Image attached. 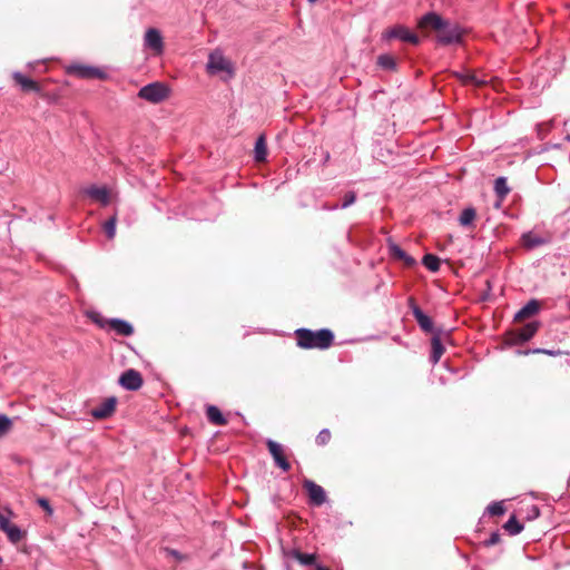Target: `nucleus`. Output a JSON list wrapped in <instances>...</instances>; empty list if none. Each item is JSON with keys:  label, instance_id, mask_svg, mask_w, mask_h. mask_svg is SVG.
<instances>
[{"label": "nucleus", "instance_id": "obj_37", "mask_svg": "<svg viewBox=\"0 0 570 570\" xmlns=\"http://www.w3.org/2000/svg\"><path fill=\"white\" fill-rule=\"evenodd\" d=\"M465 82H471L474 85H481L484 83L485 80H479L474 75H468L464 79Z\"/></svg>", "mask_w": 570, "mask_h": 570}, {"label": "nucleus", "instance_id": "obj_28", "mask_svg": "<svg viewBox=\"0 0 570 570\" xmlns=\"http://www.w3.org/2000/svg\"><path fill=\"white\" fill-rule=\"evenodd\" d=\"M377 65L385 70H395L396 61L391 55H381L377 58Z\"/></svg>", "mask_w": 570, "mask_h": 570}, {"label": "nucleus", "instance_id": "obj_22", "mask_svg": "<svg viewBox=\"0 0 570 570\" xmlns=\"http://www.w3.org/2000/svg\"><path fill=\"white\" fill-rule=\"evenodd\" d=\"M390 253L393 257L402 259L406 266H413L415 264V259L407 255L400 246L396 244L390 245Z\"/></svg>", "mask_w": 570, "mask_h": 570}, {"label": "nucleus", "instance_id": "obj_40", "mask_svg": "<svg viewBox=\"0 0 570 570\" xmlns=\"http://www.w3.org/2000/svg\"><path fill=\"white\" fill-rule=\"evenodd\" d=\"M315 570H330V569H328V568H326V567L317 566V567L315 568Z\"/></svg>", "mask_w": 570, "mask_h": 570}, {"label": "nucleus", "instance_id": "obj_42", "mask_svg": "<svg viewBox=\"0 0 570 570\" xmlns=\"http://www.w3.org/2000/svg\"><path fill=\"white\" fill-rule=\"evenodd\" d=\"M532 513H535V515H539V510L537 507H533Z\"/></svg>", "mask_w": 570, "mask_h": 570}, {"label": "nucleus", "instance_id": "obj_16", "mask_svg": "<svg viewBox=\"0 0 570 570\" xmlns=\"http://www.w3.org/2000/svg\"><path fill=\"white\" fill-rule=\"evenodd\" d=\"M12 78L21 87L23 91L40 92L39 85L35 80L23 76L21 72L13 71Z\"/></svg>", "mask_w": 570, "mask_h": 570}, {"label": "nucleus", "instance_id": "obj_2", "mask_svg": "<svg viewBox=\"0 0 570 570\" xmlns=\"http://www.w3.org/2000/svg\"><path fill=\"white\" fill-rule=\"evenodd\" d=\"M297 346L304 350H327L334 343V334L328 328L312 331L305 327L294 332Z\"/></svg>", "mask_w": 570, "mask_h": 570}, {"label": "nucleus", "instance_id": "obj_38", "mask_svg": "<svg viewBox=\"0 0 570 570\" xmlns=\"http://www.w3.org/2000/svg\"><path fill=\"white\" fill-rule=\"evenodd\" d=\"M38 503H39V505H40V507H42V508H43L45 510H47L49 513H51V512H52V510H51V508H50V504H49L48 500H46V499H39V500H38Z\"/></svg>", "mask_w": 570, "mask_h": 570}, {"label": "nucleus", "instance_id": "obj_9", "mask_svg": "<svg viewBox=\"0 0 570 570\" xmlns=\"http://www.w3.org/2000/svg\"><path fill=\"white\" fill-rule=\"evenodd\" d=\"M142 376L136 370H127L119 377V384L127 391H137L142 386Z\"/></svg>", "mask_w": 570, "mask_h": 570}, {"label": "nucleus", "instance_id": "obj_25", "mask_svg": "<svg viewBox=\"0 0 570 570\" xmlns=\"http://www.w3.org/2000/svg\"><path fill=\"white\" fill-rule=\"evenodd\" d=\"M503 528L509 532V534L517 535L523 530V524L520 523L514 515H512L504 523Z\"/></svg>", "mask_w": 570, "mask_h": 570}, {"label": "nucleus", "instance_id": "obj_12", "mask_svg": "<svg viewBox=\"0 0 570 570\" xmlns=\"http://www.w3.org/2000/svg\"><path fill=\"white\" fill-rule=\"evenodd\" d=\"M83 194L102 206H107L110 203V191L105 186L91 185L83 189Z\"/></svg>", "mask_w": 570, "mask_h": 570}, {"label": "nucleus", "instance_id": "obj_4", "mask_svg": "<svg viewBox=\"0 0 570 570\" xmlns=\"http://www.w3.org/2000/svg\"><path fill=\"white\" fill-rule=\"evenodd\" d=\"M66 71H67V73L76 76L81 79H101V80H104V79L108 78V75L105 70H102L98 67L82 65V63L69 65L66 68Z\"/></svg>", "mask_w": 570, "mask_h": 570}, {"label": "nucleus", "instance_id": "obj_10", "mask_svg": "<svg viewBox=\"0 0 570 570\" xmlns=\"http://www.w3.org/2000/svg\"><path fill=\"white\" fill-rule=\"evenodd\" d=\"M304 489L308 494L309 502L313 505L320 507L326 501L325 490L311 480L304 482Z\"/></svg>", "mask_w": 570, "mask_h": 570}, {"label": "nucleus", "instance_id": "obj_35", "mask_svg": "<svg viewBox=\"0 0 570 570\" xmlns=\"http://www.w3.org/2000/svg\"><path fill=\"white\" fill-rule=\"evenodd\" d=\"M331 439V433L327 429L322 430L316 436V443L318 445H325Z\"/></svg>", "mask_w": 570, "mask_h": 570}, {"label": "nucleus", "instance_id": "obj_32", "mask_svg": "<svg viewBox=\"0 0 570 570\" xmlns=\"http://www.w3.org/2000/svg\"><path fill=\"white\" fill-rule=\"evenodd\" d=\"M116 216L110 217L104 225V229L108 238L112 239L116 235Z\"/></svg>", "mask_w": 570, "mask_h": 570}, {"label": "nucleus", "instance_id": "obj_31", "mask_svg": "<svg viewBox=\"0 0 570 570\" xmlns=\"http://www.w3.org/2000/svg\"><path fill=\"white\" fill-rule=\"evenodd\" d=\"M356 200V194L354 191H348L345 196H344V202L342 203L341 205V208H347L350 207L351 205H353ZM340 208L338 205H333L331 207H327V209L330 210H335Z\"/></svg>", "mask_w": 570, "mask_h": 570}, {"label": "nucleus", "instance_id": "obj_8", "mask_svg": "<svg viewBox=\"0 0 570 570\" xmlns=\"http://www.w3.org/2000/svg\"><path fill=\"white\" fill-rule=\"evenodd\" d=\"M144 46L150 49L155 55H160L164 51V40L159 30L149 28L144 37Z\"/></svg>", "mask_w": 570, "mask_h": 570}, {"label": "nucleus", "instance_id": "obj_19", "mask_svg": "<svg viewBox=\"0 0 570 570\" xmlns=\"http://www.w3.org/2000/svg\"><path fill=\"white\" fill-rule=\"evenodd\" d=\"M538 328H539V324L537 322H531V323L525 324L522 328H520L515 333L517 340L519 342H527V341H529L530 338H532L534 336V334L537 333Z\"/></svg>", "mask_w": 570, "mask_h": 570}, {"label": "nucleus", "instance_id": "obj_24", "mask_svg": "<svg viewBox=\"0 0 570 570\" xmlns=\"http://www.w3.org/2000/svg\"><path fill=\"white\" fill-rule=\"evenodd\" d=\"M267 156V147L264 136H259L256 139L255 148H254V157L256 161H263Z\"/></svg>", "mask_w": 570, "mask_h": 570}, {"label": "nucleus", "instance_id": "obj_11", "mask_svg": "<svg viewBox=\"0 0 570 570\" xmlns=\"http://www.w3.org/2000/svg\"><path fill=\"white\" fill-rule=\"evenodd\" d=\"M409 304H410V308L412 311V314L414 316V318L416 320L419 326L421 327L422 331L426 332V333H432L434 327H433V322L431 320L430 316H428L415 303H414V299L413 298H410L409 301Z\"/></svg>", "mask_w": 570, "mask_h": 570}, {"label": "nucleus", "instance_id": "obj_7", "mask_svg": "<svg viewBox=\"0 0 570 570\" xmlns=\"http://www.w3.org/2000/svg\"><path fill=\"white\" fill-rule=\"evenodd\" d=\"M382 39L383 40L400 39L402 41L410 42L413 45L419 43V37L403 26H395V27L384 31L382 35Z\"/></svg>", "mask_w": 570, "mask_h": 570}, {"label": "nucleus", "instance_id": "obj_6", "mask_svg": "<svg viewBox=\"0 0 570 570\" xmlns=\"http://www.w3.org/2000/svg\"><path fill=\"white\" fill-rule=\"evenodd\" d=\"M11 510L0 511V530L4 532L11 543H18L23 538V531L10 522Z\"/></svg>", "mask_w": 570, "mask_h": 570}, {"label": "nucleus", "instance_id": "obj_39", "mask_svg": "<svg viewBox=\"0 0 570 570\" xmlns=\"http://www.w3.org/2000/svg\"><path fill=\"white\" fill-rule=\"evenodd\" d=\"M167 552H168L169 554H171L173 557H175L176 559H180V558H181V557H180V553H179L178 551H176V550H169V549H168V550H167Z\"/></svg>", "mask_w": 570, "mask_h": 570}, {"label": "nucleus", "instance_id": "obj_17", "mask_svg": "<svg viewBox=\"0 0 570 570\" xmlns=\"http://www.w3.org/2000/svg\"><path fill=\"white\" fill-rule=\"evenodd\" d=\"M540 309V304L537 299H530L520 311L514 315L515 321H523L537 314Z\"/></svg>", "mask_w": 570, "mask_h": 570}, {"label": "nucleus", "instance_id": "obj_45", "mask_svg": "<svg viewBox=\"0 0 570 570\" xmlns=\"http://www.w3.org/2000/svg\"><path fill=\"white\" fill-rule=\"evenodd\" d=\"M568 140H570V135L568 136Z\"/></svg>", "mask_w": 570, "mask_h": 570}, {"label": "nucleus", "instance_id": "obj_30", "mask_svg": "<svg viewBox=\"0 0 570 570\" xmlns=\"http://www.w3.org/2000/svg\"><path fill=\"white\" fill-rule=\"evenodd\" d=\"M13 422L6 414L0 413V438L12 429Z\"/></svg>", "mask_w": 570, "mask_h": 570}, {"label": "nucleus", "instance_id": "obj_33", "mask_svg": "<svg viewBox=\"0 0 570 570\" xmlns=\"http://www.w3.org/2000/svg\"><path fill=\"white\" fill-rule=\"evenodd\" d=\"M487 511L491 515H502L505 512V508L503 505V502H492L488 505Z\"/></svg>", "mask_w": 570, "mask_h": 570}, {"label": "nucleus", "instance_id": "obj_41", "mask_svg": "<svg viewBox=\"0 0 570 570\" xmlns=\"http://www.w3.org/2000/svg\"><path fill=\"white\" fill-rule=\"evenodd\" d=\"M532 513H535V515H539V510L537 507H533Z\"/></svg>", "mask_w": 570, "mask_h": 570}, {"label": "nucleus", "instance_id": "obj_15", "mask_svg": "<svg viewBox=\"0 0 570 570\" xmlns=\"http://www.w3.org/2000/svg\"><path fill=\"white\" fill-rule=\"evenodd\" d=\"M109 327L118 335L130 336L134 333V327L130 323L120 318H110L107 321Z\"/></svg>", "mask_w": 570, "mask_h": 570}, {"label": "nucleus", "instance_id": "obj_29", "mask_svg": "<svg viewBox=\"0 0 570 570\" xmlns=\"http://www.w3.org/2000/svg\"><path fill=\"white\" fill-rule=\"evenodd\" d=\"M494 190L499 198L503 199L510 191L508 187L507 179L504 177H499L494 181Z\"/></svg>", "mask_w": 570, "mask_h": 570}, {"label": "nucleus", "instance_id": "obj_23", "mask_svg": "<svg viewBox=\"0 0 570 570\" xmlns=\"http://www.w3.org/2000/svg\"><path fill=\"white\" fill-rule=\"evenodd\" d=\"M294 558L303 566H311L315 561V554L313 553H303L297 550L287 551V558Z\"/></svg>", "mask_w": 570, "mask_h": 570}, {"label": "nucleus", "instance_id": "obj_5", "mask_svg": "<svg viewBox=\"0 0 570 570\" xmlns=\"http://www.w3.org/2000/svg\"><path fill=\"white\" fill-rule=\"evenodd\" d=\"M169 95L168 88L161 82H153L140 88L138 97L153 104L164 101Z\"/></svg>", "mask_w": 570, "mask_h": 570}, {"label": "nucleus", "instance_id": "obj_1", "mask_svg": "<svg viewBox=\"0 0 570 570\" xmlns=\"http://www.w3.org/2000/svg\"><path fill=\"white\" fill-rule=\"evenodd\" d=\"M420 27L434 30L436 32V41L443 46L459 43L462 40L463 31L461 27L458 23L443 19L435 12L424 14L420 20Z\"/></svg>", "mask_w": 570, "mask_h": 570}, {"label": "nucleus", "instance_id": "obj_27", "mask_svg": "<svg viewBox=\"0 0 570 570\" xmlns=\"http://www.w3.org/2000/svg\"><path fill=\"white\" fill-rule=\"evenodd\" d=\"M423 265L431 272H438L440 269V258L433 254H426L422 259Z\"/></svg>", "mask_w": 570, "mask_h": 570}, {"label": "nucleus", "instance_id": "obj_14", "mask_svg": "<svg viewBox=\"0 0 570 570\" xmlns=\"http://www.w3.org/2000/svg\"><path fill=\"white\" fill-rule=\"evenodd\" d=\"M549 239L533 232L523 233L521 236L522 246L527 249H534L547 244Z\"/></svg>", "mask_w": 570, "mask_h": 570}, {"label": "nucleus", "instance_id": "obj_43", "mask_svg": "<svg viewBox=\"0 0 570 570\" xmlns=\"http://www.w3.org/2000/svg\"><path fill=\"white\" fill-rule=\"evenodd\" d=\"M28 67L33 68V63H32V62H29V63H28Z\"/></svg>", "mask_w": 570, "mask_h": 570}, {"label": "nucleus", "instance_id": "obj_34", "mask_svg": "<svg viewBox=\"0 0 570 570\" xmlns=\"http://www.w3.org/2000/svg\"><path fill=\"white\" fill-rule=\"evenodd\" d=\"M519 354H524V355H528L530 353H534V354H547V355H550V356H558V355H561L562 352L560 350H547V348H534V350H531V351H524V352H518Z\"/></svg>", "mask_w": 570, "mask_h": 570}, {"label": "nucleus", "instance_id": "obj_26", "mask_svg": "<svg viewBox=\"0 0 570 570\" xmlns=\"http://www.w3.org/2000/svg\"><path fill=\"white\" fill-rule=\"evenodd\" d=\"M475 216H476V213L474 210V208L472 207H468L465 209H463V212L461 213L460 217H459V223L461 226H470L472 225L473 220L475 219Z\"/></svg>", "mask_w": 570, "mask_h": 570}, {"label": "nucleus", "instance_id": "obj_36", "mask_svg": "<svg viewBox=\"0 0 570 570\" xmlns=\"http://www.w3.org/2000/svg\"><path fill=\"white\" fill-rule=\"evenodd\" d=\"M500 541V534L498 532H493L490 538L485 541L487 547H491L497 544Z\"/></svg>", "mask_w": 570, "mask_h": 570}, {"label": "nucleus", "instance_id": "obj_44", "mask_svg": "<svg viewBox=\"0 0 570 570\" xmlns=\"http://www.w3.org/2000/svg\"><path fill=\"white\" fill-rule=\"evenodd\" d=\"M2 562V558L0 557V563Z\"/></svg>", "mask_w": 570, "mask_h": 570}, {"label": "nucleus", "instance_id": "obj_18", "mask_svg": "<svg viewBox=\"0 0 570 570\" xmlns=\"http://www.w3.org/2000/svg\"><path fill=\"white\" fill-rule=\"evenodd\" d=\"M267 446H268V450H269L271 454L273 455L276 464L281 469L285 470V455L283 454L282 445L273 440H268Z\"/></svg>", "mask_w": 570, "mask_h": 570}, {"label": "nucleus", "instance_id": "obj_3", "mask_svg": "<svg viewBox=\"0 0 570 570\" xmlns=\"http://www.w3.org/2000/svg\"><path fill=\"white\" fill-rule=\"evenodd\" d=\"M206 69L209 75L219 76L224 81L232 79L235 73L233 62L218 50L209 55Z\"/></svg>", "mask_w": 570, "mask_h": 570}, {"label": "nucleus", "instance_id": "obj_20", "mask_svg": "<svg viewBox=\"0 0 570 570\" xmlns=\"http://www.w3.org/2000/svg\"><path fill=\"white\" fill-rule=\"evenodd\" d=\"M431 345H432V352H431L430 360H431L432 364H436L440 361L441 356L443 355L445 348H444L439 335H433V337L431 340Z\"/></svg>", "mask_w": 570, "mask_h": 570}, {"label": "nucleus", "instance_id": "obj_13", "mask_svg": "<svg viewBox=\"0 0 570 570\" xmlns=\"http://www.w3.org/2000/svg\"><path fill=\"white\" fill-rule=\"evenodd\" d=\"M116 404L117 399L115 396L107 397L98 406L91 410V415L98 420L107 419L115 412Z\"/></svg>", "mask_w": 570, "mask_h": 570}, {"label": "nucleus", "instance_id": "obj_21", "mask_svg": "<svg viewBox=\"0 0 570 570\" xmlns=\"http://www.w3.org/2000/svg\"><path fill=\"white\" fill-rule=\"evenodd\" d=\"M207 419L216 425H225L227 423L220 410L215 405H208L206 410Z\"/></svg>", "mask_w": 570, "mask_h": 570}]
</instances>
